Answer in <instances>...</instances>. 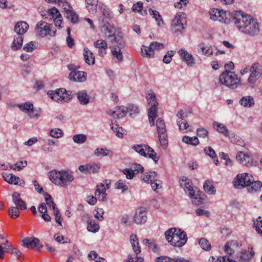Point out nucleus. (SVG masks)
<instances>
[{
	"instance_id": "nucleus-28",
	"label": "nucleus",
	"mask_w": 262,
	"mask_h": 262,
	"mask_svg": "<svg viewBox=\"0 0 262 262\" xmlns=\"http://www.w3.org/2000/svg\"><path fill=\"white\" fill-rule=\"evenodd\" d=\"M95 48L98 49V53L100 56H104L106 54L107 45L106 42L102 39H99L94 42Z\"/></svg>"
},
{
	"instance_id": "nucleus-45",
	"label": "nucleus",
	"mask_w": 262,
	"mask_h": 262,
	"mask_svg": "<svg viewBox=\"0 0 262 262\" xmlns=\"http://www.w3.org/2000/svg\"><path fill=\"white\" fill-rule=\"evenodd\" d=\"M239 102L244 107H251L254 104L253 98L250 96L242 97Z\"/></svg>"
},
{
	"instance_id": "nucleus-61",
	"label": "nucleus",
	"mask_w": 262,
	"mask_h": 262,
	"mask_svg": "<svg viewBox=\"0 0 262 262\" xmlns=\"http://www.w3.org/2000/svg\"><path fill=\"white\" fill-rule=\"evenodd\" d=\"M174 55V52L172 51H168L166 55L164 56L163 61L165 63H169L172 59V57Z\"/></svg>"
},
{
	"instance_id": "nucleus-16",
	"label": "nucleus",
	"mask_w": 262,
	"mask_h": 262,
	"mask_svg": "<svg viewBox=\"0 0 262 262\" xmlns=\"http://www.w3.org/2000/svg\"><path fill=\"white\" fill-rule=\"evenodd\" d=\"M64 91L65 90L62 89H58L56 91H49L48 95L52 99L58 103L68 102L70 98Z\"/></svg>"
},
{
	"instance_id": "nucleus-50",
	"label": "nucleus",
	"mask_w": 262,
	"mask_h": 262,
	"mask_svg": "<svg viewBox=\"0 0 262 262\" xmlns=\"http://www.w3.org/2000/svg\"><path fill=\"white\" fill-rule=\"evenodd\" d=\"M199 245L200 247L204 250L208 251L211 249V244L205 238H202L199 241Z\"/></svg>"
},
{
	"instance_id": "nucleus-42",
	"label": "nucleus",
	"mask_w": 262,
	"mask_h": 262,
	"mask_svg": "<svg viewBox=\"0 0 262 262\" xmlns=\"http://www.w3.org/2000/svg\"><path fill=\"white\" fill-rule=\"evenodd\" d=\"M262 187V182L259 181H252L248 186L247 190L248 192L252 193L259 190Z\"/></svg>"
},
{
	"instance_id": "nucleus-13",
	"label": "nucleus",
	"mask_w": 262,
	"mask_h": 262,
	"mask_svg": "<svg viewBox=\"0 0 262 262\" xmlns=\"http://www.w3.org/2000/svg\"><path fill=\"white\" fill-rule=\"evenodd\" d=\"M58 5L64 10V16L70 21L75 24L78 20L77 14L72 10L70 5L65 0H58Z\"/></svg>"
},
{
	"instance_id": "nucleus-62",
	"label": "nucleus",
	"mask_w": 262,
	"mask_h": 262,
	"mask_svg": "<svg viewBox=\"0 0 262 262\" xmlns=\"http://www.w3.org/2000/svg\"><path fill=\"white\" fill-rule=\"evenodd\" d=\"M125 262H143V259L138 255H129Z\"/></svg>"
},
{
	"instance_id": "nucleus-31",
	"label": "nucleus",
	"mask_w": 262,
	"mask_h": 262,
	"mask_svg": "<svg viewBox=\"0 0 262 262\" xmlns=\"http://www.w3.org/2000/svg\"><path fill=\"white\" fill-rule=\"evenodd\" d=\"M177 233V235H178V237H180V239H184V241H186V242L187 241V238L186 233L184 231H182L181 229H178L174 228H170L165 232V235H167L168 238H170L169 237L170 233Z\"/></svg>"
},
{
	"instance_id": "nucleus-55",
	"label": "nucleus",
	"mask_w": 262,
	"mask_h": 262,
	"mask_svg": "<svg viewBox=\"0 0 262 262\" xmlns=\"http://www.w3.org/2000/svg\"><path fill=\"white\" fill-rule=\"evenodd\" d=\"M45 201H46L47 205L50 207H52L53 210H55L57 208L56 207V204L52 201V197L50 194L46 192L45 193Z\"/></svg>"
},
{
	"instance_id": "nucleus-32",
	"label": "nucleus",
	"mask_w": 262,
	"mask_h": 262,
	"mask_svg": "<svg viewBox=\"0 0 262 262\" xmlns=\"http://www.w3.org/2000/svg\"><path fill=\"white\" fill-rule=\"evenodd\" d=\"M29 28V25L25 21L17 23L14 28L15 32L17 35H22L26 33Z\"/></svg>"
},
{
	"instance_id": "nucleus-37",
	"label": "nucleus",
	"mask_w": 262,
	"mask_h": 262,
	"mask_svg": "<svg viewBox=\"0 0 262 262\" xmlns=\"http://www.w3.org/2000/svg\"><path fill=\"white\" fill-rule=\"evenodd\" d=\"M98 0H85L86 7L90 13H95L97 11Z\"/></svg>"
},
{
	"instance_id": "nucleus-18",
	"label": "nucleus",
	"mask_w": 262,
	"mask_h": 262,
	"mask_svg": "<svg viewBox=\"0 0 262 262\" xmlns=\"http://www.w3.org/2000/svg\"><path fill=\"white\" fill-rule=\"evenodd\" d=\"M180 185L189 197L193 198L197 188H193L191 181L186 177H183L181 180Z\"/></svg>"
},
{
	"instance_id": "nucleus-21",
	"label": "nucleus",
	"mask_w": 262,
	"mask_h": 262,
	"mask_svg": "<svg viewBox=\"0 0 262 262\" xmlns=\"http://www.w3.org/2000/svg\"><path fill=\"white\" fill-rule=\"evenodd\" d=\"M24 246L29 248H36L39 250L42 247L39 240L34 237H26L22 241Z\"/></svg>"
},
{
	"instance_id": "nucleus-49",
	"label": "nucleus",
	"mask_w": 262,
	"mask_h": 262,
	"mask_svg": "<svg viewBox=\"0 0 262 262\" xmlns=\"http://www.w3.org/2000/svg\"><path fill=\"white\" fill-rule=\"evenodd\" d=\"M48 15L50 16V19L53 20L56 17H61V14L57 9L55 7L50 9L47 11Z\"/></svg>"
},
{
	"instance_id": "nucleus-24",
	"label": "nucleus",
	"mask_w": 262,
	"mask_h": 262,
	"mask_svg": "<svg viewBox=\"0 0 262 262\" xmlns=\"http://www.w3.org/2000/svg\"><path fill=\"white\" fill-rule=\"evenodd\" d=\"M178 53L182 60L188 66H192L195 64V59L192 54L189 53L186 50L181 49Z\"/></svg>"
},
{
	"instance_id": "nucleus-38",
	"label": "nucleus",
	"mask_w": 262,
	"mask_h": 262,
	"mask_svg": "<svg viewBox=\"0 0 262 262\" xmlns=\"http://www.w3.org/2000/svg\"><path fill=\"white\" fill-rule=\"evenodd\" d=\"M84 58L85 62L89 65L95 63V57L93 53L88 48L84 49Z\"/></svg>"
},
{
	"instance_id": "nucleus-11",
	"label": "nucleus",
	"mask_w": 262,
	"mask_h": 262,
	"mask_svg": "<svg viewBox=\"0 0 262 262\" xmlns=\"http://www.w3.org/2000/svg\"><path fill=\"white\" fill-rule=\"evenodd\" d=\"M253 180V176L247 173L238 174L233 182L234 186L236 188H243L248 186Z\"/></svg>"
},
{
	"instance_id": "nucleus-56",
	"label": "nucleus",
	"mask_w": 262,
	"mask_h": 262,
	"mask_svg": "<svg viewBox=\"0 0 262 262\" xmlns=\"http://www.w3.org/2000/svg\"><path fill=\"white\" fill-rule=\"evenodd\" d=\"M183 259L176 258L175 259H171L168 257H161L158 258L157 262H181Z\"/></svg>"
},
{
	"instance_id": "nucleus-36",
	"label": "nucleus",
	"mask_w": 262,
	"mask_h": 262,
	"mask_svg": "<svg viewBox=\"0 0 262 262\" xmlns=\"http://www.w3.org/2000/svg\"><path fill=\"white\" fill-rule=\"evenodd\" d=\"M149 13L151 16L153 18L155 19V20L157 22V25L159 27H162L164 25V21L163 20L162 16L160 14L159 12L156 10H152L151 9H149Z\"/></svg>"
},
{
	"instance_id": "nucleus-25",
	"label": "nucleus",
	"mask_w": 262,
	"mask_h": 262,
	"mask_svg": "<svg viewBox=\"0 0 262 262\" xmlns=\"http://www.w3.org/2000/svg\"><path fill=\"white\" fill-rule=\"evenodd\" d=\"M100 9L102 13V15L99 18L100 22L104 23L106 22L107 20H110L113 16V14L110 9L106 6L102 5L100 6Z\"/></svg>"
},
{
	"instance_id": "nucleus-43",
	"label": "nucleus",
	"mask_w": 262,
	"mask_h": 262,
	"mask_svg": "<svg viewBox=\"0 0 262 262\" xmlns=\"http://www.w3.org/2000/svg\"><path fill=\"white\" fill-rule=\"evenodd\" d=\"M213 125L214 128H215L219 133L224 134L226 137L229 136V132L227 127L224 124L215 122L213 123Z\"/></svg>"
},
{
	"instance_id": "nucleus-20",
	"label": "nucleus",
	"mask_w": 262,
	"mask_h": 262,
	"mask_svg": "<svg viewBox=\"0 0 262 262\" xmlns=\"http://www.w3.org/2000/svg\"><path fill=\"white\" fill-rule=\"evenodd\" d=\"M101 168L100 164L98 163H90L85 165H82L79 166L78 169L82 172L85 173H97L98 172Z\"/></svg>"
},
{
	"instance_id": "nucleus-1",
	"label": "nucleus",
	"mask_w": 262,
	"mask_h": 262,
	"mask_svg": "<svg viewBox=\"0 0 262 262\" xmlns=\"http://www.w3.org/2000/svg\"><path fill=\"white\" fill-rule=\"evenodd\" d=\"M231 18L241 32L250 36H255L259 34V25L257 20L250 15L241 11H235L231 12Z\"/></svg>"
},
{
	"instance_id": "nucleus-35",
	"label": "nucleus",
	"mask_w": 262,
	"mask_h": 262,
	"mask_svg": "<svg viewBox=\"0 0 262 262\" xmlns=\"http://www.w3.org/2000/svg\"><path fill=\"white\" fill-rule=\"evenodd\" d=\"M130 241L135 254L136 255H137L140 253L141 249L137 235L134 234H132L130 237Z\"/></svg>"
},
{
	"instance_id": "nucleus-33",
	"label": "nucleus",
	"mask_w": 262,
	"mask_h": 262,
	"mask_svg": "<svg viewBox=\"0 0 262 262\" xmlns=\"http://www.w3.org/2000/svg\"><path fill=\"white\" fill-rule=\"evenodd\" d=\"M254 255L252 248H248V250H244L240 253V260L241 262H248Z\"/></svg>"
},
{
	"instance_id": "nucleus-19",
	"label": "nucleus",
	"mask_w": 262,
	"mask_h": 262,
	"mask_svg": "<svg viewBox=\"0 0 262 262\" xmlns=\"http://www.w3.org/2000/svg\"><path fill=\"white\" fill-rule=\"evenodd\" d=\"M124 41L123 39L122 45H120L119 43L113 44V47L112 49V54L113 59L115 62H121L123 60V54L121 50L124 47Z\"/></svg>"
},
{
	"instance_id": "nucleus-48",
	"label": "nucleus",
	"mask_w": 262,
	"mask_h": 262,
	"mask_svg": "<svg viewBox=\"0 0 262 262\" xmlns=\"http://www.w3.org/2000/svg\"><path fill=\"white\" fill-rule=\"evenodd\" d=\"M23 39L21 35L15 36L12 45V48L14 50L20 49L23 45Z\"/></svg>"
},
{
	"instance_id": "nucleus-29",
	"label": "nucleus",
	"mask_w": 262,
	"mask_h": 262,
	"mask_svg": "<svg viewBox=\"0 0 262 262\" xmlns=\"http://www.w3.org/2000/svg\"><path fill=\"white\" fill-rule=\"evenodd\" d=\"M13 202L16 205V208L20 210H25L27 206L25 202L20 198V195L19 193L14 192L12 194Z\"/></svg>"
},
{
	"instance_id": "nucleus-59",
	"label": "nucleus",
	"mask_w": 262,
	"mask_h": 262,
	"mask_svg": "<svg viewBox=\"0 0 262 262\" xmlns=\"http://www.w3.org/2000/svg\"><path fill=\"white\" fill-rule=\"evenodd\" d=\"M19 209L15 207H11L8 210L9 214L12 219H16L19 216Z\"/></svg>"
},
{
	"instance_id": "nucleus-44",
	"label": "nucleus",
	"mask_w": 262,
	"mask_h": 262,
	"mask_svg": "<svg viewBox=\"0 0 262 262\" xmlns=\"http://www.w3.org/2000/svg\"><path fill=\"white\" fill-rule=\"evenodd\" d=\"M113 152L106 148H98L96 149L94 151V154L97 157L100 156H112Z\"/></svg>"
},
{
	"instance_id": "nucleus-3",
	"label": "nucleus",
	"mask_w": 262,
	"mask_h": 262,
	"mask_svg": "<svg viewBox=\"0 0 262 262\" xmlns=\"http://www.w3.org/2000/svg\"><path fill=\"white\" fill-rule=\"evenodd\" d=\"M101 32L112 44L123 45V37L120 34H116V29L113 24L106 21L101 23Z\"/></svg>"
},
{
	"instance_id": "nucleus-47",
	"label": "nucleus",
	"mask_w": 262,
	"mask_h": 262,
	"mask_svg": "<svg viewBox=\"0 0 262 262\" xmlns=\"http://www.w3.org/2000/svg\"><path fill=\"white\" fill-rule=\"evenodd\" d=\"M87 229L89 231L92 232H96L99 229V225L94 220H89L87 222Z\"/></svg>"
},
{
	"instance_id": "nucleus-9",
	"label": "nucleus",
	"mask_w": 262,
	"mask_h": 262,
	"mask_svg": "<svg viewBox=\"0 0 262 262\" xmlns=\"http://www.w3.org/2000/svg\"><path fill=\"white\" fill-rule=\"evenodd\" d=\"M156 126L159 142L163 148L165 149L168 144V140L164 121L160 118L158 119Z\"/></svg>"
},
{
	"instance_id": "nucleus-4",
	"label": "nucleus",
	"mask_w": 262,
	"mask_h": 262,
	"mask_svg": "<svg viewBox=\"0 0 262 262\" xmlns=\"http://www.w3.org/2000/svg\"><path fill=\"white\" fill-rule=\"evenodd\" d=\"M221 84L231 89H235L241 85V79L234 72L226 70L219 77Z\"/></svg>"
},
{
	"instance_id": "nucleus-26",
	"label": "nucleus",
	"mask_w": 262,
	"mask_h": 262,
	"mask_svg": "<svg viewBox=\"0 0 262 262\" xmlns=\"http://www.w3.org/2000/svg\"><path fill=\"white\" fill-rule=\"evenodd\" d=\"M69 78L74 81L83 82L86 80V73L83 71L74 70L70 74Z\"/></svg>"
},
{
	"instance_id": "nucleus-27",
	"label": "nucleus",
	"mask_w": 262,
	"mask_h": 262,
	"mask_svg": "<svg viewBox=\"0 0 262 262\" xmlns=\"http://www.w3.org/2000/svg\"><path fill=\"white\" fill-rule=\"evenodd\" d=\"M177 233H170V238H168V236L165 235L166 239L167 241L170 243L171 245L177 247H181L186 243V241L184 239H180V237H178L177 235Z\"/></svg>"
},
{
	"instance_id": "nucleus-15",
	"label": "nucleus",
	"mask_w": 262,
	"mask_h": 262,
	"mask_svg": "<svg viewBox=\"0 0 262 262\" xmlns=\"http://www.w3.org/2000/svg\"><path fill=\"white\" fill-rule=\"evenodd\" d=\"M251 74L248 81L250 84H254L262 75V66L259 63H254L250 68Z\"/></svg>"
},
{
	"instance_id": "nucleus-57",
	"label": "nucleus",
	"mask_w": 262,
	"mask_h": 262,
	"mask_svg": "<svg viewBox=\"0 0 262 262\" xmlns=\"http://www.w3.org/2000/svg\"><path fill=\"white\" fill-rule=\"evenodd\" d=\"M115 187L117 189H121L123 191L128 189V186L126 185L125 181L122 180H119L115 184Z\"/></svg>"
},
{
	"instance_id": "nucleus-10",
	"label": "nucleus",
	"mask_w": 262,
	"mask_h": 262,
	"mask_svg": "<svg viewBox=\"0 0 262 262\" xmlns=\"http://www.w3.org/2000/svg\"><path fill=\"white\" fill-rule=\"evenodd\" d=\"M185 14L179 12L176 14L171 24V30L175 33L182 32L185 29L186 19Z\"/></svg>"
},
{
	"instance_id": "nucleus-63",
	"label": "nucleus",
	"mask_w": 262,
	"mask_h": 262,
	"mask_svg": "<svg viewBox=\"0 0 262 262\" xmlns=\"http://www.w3.org/2000/svg\"><path fill=\"white\" fill-rule=\"evenodd\" d=\"M201 49L203 53L205 55L209 56L213 54V50L210 46L206 47H201Z\"/></svg>"
},
{
	"instance_id": "nucleus-39",
	"label": "nucleus",
	"mask_w": 262,
	"mask_h": 262,
	"mask_svg": "<svg viewBox=\"0 0 262 262\" xmlns=\"http://www.w3.org/2000/svg\"><path fill=\"white\" fill-rule=\"evenodd\" d=\"M3 177L6 182L11 184L17 185L19 181V177L11 173H4Z\"/></svg>"
},
{
	"instance_id": "nucleus-8",
	"label": "nucleus",
	"mask_w": 262,
	"mask_h": 262,
	"mask_svg": "<svg viewBox=\"0 0 262 262\" xmlns=\"http://www.w3.org/2000/svg\"><path fill=\"white\" fill-rule=\"evenodd\" d=\"M209 14L210 18L212 20L219 21L225 24H228L230 22L231 13L223 10L212 8L209 11Z\"/></svg>"
},
{
	"instance_id": "nucleus-6",
	"label": "nucleus",
	"mask_w": 262,
	"mask_h": 262,
	"mask_svg": "<svg viewBox=\"0 0 262 262\" xmlns=\"http://www.w3.org/2000/svg\"><path fill=\"white\" fill-rule=\"evenodd\" d=\"M132 148L141 156L151 158L155 163L159 160V157L157 156L156 152L147 145H134Z\"/></svg>"
},
{
	"instance_id": "nucleus-54",
	"label": "nucleus",
	"mask_w": 262,
	"mask_h": 262,
	"mask_svg": "<svg viewBox=\"0 0 262 262\" xmlns=\"http://www.w3.org/2000/svg\"><path fill=\"white\" fill-rule=\"evenodd\" d=\"M86 136L83 134L75 135L73 138L74 142L78 144L83 143L86 141Z\"/></svg>"
},
{
	"instance_id": "nucleus-41",
	"label": "nucleus",
	"mask_w": 262,
	"mask_h": 262,
	"mask_svg": "<svg viewBox=\"0 0 262 262\" xmlns=\"http://www.w3.org/2000/svg\"><path fill=\"white\" fill-rule=\"evenodd\" d=\"M157 176V173L155 171L146 172L142 176V180L146 183H149L152 181L155 180Z\"/></svg>"
},
{
	"instance_id": "nucleus-52",
	"label": "nucleus",
	"mask_w": 262,
	"mask_h": 262,
	"mask_svg": "<svg viewBox=\"0 0 262 262\" xmlns=\"http://www.w3.org/2000/svg\"><path fill=\"white\" fill-rule=\"evenodd\" d=\"M204 189L206 193L210 194H214L215 191L214 187L208 181H205L204 184Z\"/></svg>"
},
{
	"instance_id": "nucleus-22",
	"label": "nucleus",
	"mask_w": 262,
	"mask_h": 262,
	"mask_svg": "<svg viewBox=\"0 0 262 262\" xmlns=\"http://www.w3.org/2000/svg\"><path fill=\"white\" fill-rule=\"evenodd\" d=\"M147 212L144 208H139L136 212L134 217V221L137 224H144L147 221Z\"/></svg>"
},
{
	"instance_id": "nucleus-14",
	"label": "nucleus",
	"mask_w": 262,
	"mask_h": 262,
	"mask_svg": "<svg viewBox=\"0 0 262 262\" xmlns=\"http://www.w3.org/2000/svg\"><path fill=\"white\" fill-rule=\"evenodd\" d=\"M164 48V45L162 43L154 41L152 42L149 47L143 46L141 48L142 56L146 57H152L155 55L154 50H159Z\"/></svg>"
},
{
	"instance_id": "nucleus-17",
	"label": "nucleus",
	"mask_w": 262,
	"mask_h": 262,
	"mask_svg": "<svg viewBox=\"0 0 262 262\" xmlns=\"http://www.w3.org/2000/svg\"><path fill=\"white\" fill-rule=\"evenodd\" d=\"M178 117L177 119V124L179 127L180 130L186 129L187 132H191L193 130V127L189 125L187 122L186 120L184 119L186 117L183 110L179 111L177 115Z\"/></svg>"
},
{
	"instance_id": "nucleus-60",
	"label": "nucleus",
	"mask_w": 262,
	"mask_h": 262,
	"mask_svg": "<svg viewBox=\"0 0 262 262\" xmlns=\"http://www.w3.org/2000/svg\"><path fill=\"white\" fill-rule=\"evenodd\" d=\"M112 129L116 133V135L119 138H122L123 137V135L121 132L122 128H120L118 124L113 125L111 127Z\"/></svg>"
},
{
	"instance_id": "nucleus-53",
	"label": "nucleus",
	"mask_w": 262,
	"mask_h": 262,
	"mask_svg": "<svg viewBox=\"0 0 262 262\" xmlns=\"http://www.w3.org/2000/svg\"><path fill=\"white\" fill-rule=\"evenodd\" d=\"M143 4L141 2H138L137 4H134L132 7V10L134 12H140L143 15H146L147 14V11L144 10H142Z\"/></svg>"
},
{
	"instance_id": "nucleus-58",
	"label": "nucleus",
	"mask_w": 262,
	"mask_h": 262,
	"mask_svg": "<svg viewBox=\"0 0 262 262\" xmlns=\"http://www.w3.org/2000/svg\"><path fill=\"white\" fill-rule=\"evenodd\" d=\"M125 109L126 113L129 112L130 115L139 113V108L134 104H128L127 107H125Z\"/></svg>"
},
{
	"instance_id": "nucleus-7",
	"label": "nucleus",
	"mask_w": 262,
	"mask_h": 262,
	"mask_svg": "<svg viewBox=\"0 0 262 262\" xmlns=\"http://www.w3.org/2000/svg\"><path fill=\"white\" fill-rule=\"evenodd\" d=\"M52 25L44 21H39L35 28V33L41 37L47 36H54L56 34V30H52Z\"/></svg>"
},
{
	"instance_id": "nucleus-46",
	"label": "nucleus",
	"mask_w": 262,
	"mask_h": 262,
	"mask_svg": "<svg viewBox=\"0 0 262 262\" xmlns=\"http://www.w3.org/2000/svg\"><path fill=\"white\" fill-rule=\"evenodd\" d=\"M182 141L186 144L196 146L199 144V140L196 137H190L184 136L182 138Z\"/></svg>"
},
{
	"instance_id": "nucleus-64",
	"label": "nucleus",
	"mask_w": 262,
	"mask_h": 262,
	"mask_svg": "<svg viewBox=\"0 0 262 262\" xmlns=\"http://www.w3.org/2000/svg\"><path fill=\"white\" fill-rule=\"evenodd\" d=\"M256 231L262 236V217L257 219L256 223H254Z\"/></svg>"
},
{
	"instance_id": "nucleus-34",
	"label": "nucleus",
	"mask_w": 262,
	"mask_h": 262,
	"mask_svg": "<svg viewBox=\"0 0 262 262\" xmlns=\"http://www.w3.org/2000/svg\"><path fill=\"white\" fill-rule=\"evenodd\" d=\"M108 113L114 118H122L126 115V110L125 107L119 106L114 111H110Z\"/></svg>"
},
{
	"instance_id": "nucleus-5",
	"label": "nucleus",
	"mask_w": 262,
	"mask_h": 262,
	"mask_svg": "<svg viewBox=\"0 0 262 262\" xmlns=\"http://www.w3.org/2000/svg\"><path fill=\"white\" fill-rule=\"evenodd\" d=\"M146 99L148 105L150 106L148 111V118L151 126L155 125V119L157 117L158 102L155 93L151 91L148 92Z\"/></svg>"
},
{
	"instance_id": "nucleus-23",
	"label": "nucleus",
	"mask_w": 262,
	"mask_h": 262,
	"mask_svg": "<svg viewBox=\"0 0 262 262\" xmlns=\"http://www.w3.org/2000/svg\"><path fill=\"white\" fill-rule=\"evenodd\" d=\"M236 159L240 163L248 167L252 165L253 159L252 157L244 152L240 151L238 152L236 156Z\"/></svg>"
},
{
	"instance_id": "nucleus-40",
	"label": "nucleus",
	"mask_w": 262,
	"mask_h": 262,
	"mask_svg": "<svg viewBox=\"0 0 262 262\" xmlns=\"http://www.w3.org/2000/svg\"><path fill=\"white\" fill-rule=\"evenodd\" d=\"M77 98L82 104H86L90 101V97L84 90L79 91L77 93Z\"/></svg>"
},
{
	"instance_id": "nucleus-2",
	"label": "nucleus",
	"mask_w": 262,
	"mask_h": 262,
	"mask_svg": "<svg viewBox=\"0 0 262 262\" xmlns=\"http://www.w3.org/2000/svg\"><path fill=\"white\" fill-rule=\"evenodd\" d=\"M48 177L50 181L56 185L62 187H67L74 178L69 171L53 170L49 172Z\"/></svg>"
},
{
	"instance_id": "nucleus-51",
	"label": "nucleus",
	"mask_w": 262,
	"mask_h": 262,
	"mask_svg": "<svg viewBox=\"0 0 262 262\" xmlns=\"http://www.w3.org/2000/svg\"><path fill=\"white\" fill-rule=\"evenodd\" d=\"M17 106L19 107L21 111H33V104L30 102L18 104L17 105Z\"/></svg>"
},
{
	"instance_id": "nucleus-12",
	"label": "nucleus",
	"mask_w": 262,
	"mask_h": 262,
	"mask_svg": "<svg viewBox=\"0 0 262 262\" xmlns=\"http://www.w3.org/2000/svg\"><path fill=\"white\" fill-rule=\"evenodd\" d=\"M105 190L106 187L103 184L100 183L98 184L95 193V197L93 195L88 196L86 198L88 203L92 205H94L96 203L97 199L99 201L106 200V193Z\"/></svg>"
},
{
	"instance_id": "nucleus-30",
	"label": "nucleus",
	"mask_w": 262,
	"mask_h": 262,
	"mask_svg": "<svg viewBox=\"0 0 262 262\" xmlns=\"http://www.w3.org/2000/svg\"><path fill=\"white\" fill-rule=\"evenodd\" d=\"M142 243L154 252H158L160 250L157 241L154 239L145 238L143 240Z\"/></svg>"
}]
</instances>
